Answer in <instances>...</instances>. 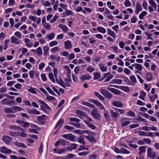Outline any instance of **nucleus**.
I'll use <instances>...</instances> for the list:
<instances>
[{
	"mask_svg": "<svg viewBox=\"0 0 159 159\" xmlns=\"http://www.w3.org/2000/svg\"><path fill=\"white\" fill-rule=\"evenodd\" d=\"M91 115L94 118L98 120L100 119L101 115L97 109H93L92 111Z\"/></svg>",
	"mask_w": 159,
	"mask_h": 159,
	"instance_id": "f257e3e1",
	"label": "nucleus"
},
{
	"mask_svg": "<svg viewBox=\"0 0 159 159\" xmlns=\"http://www.w3.org/2000/svg\"><path fill=\"white\" fill-rule=\"evenodd\" d=\"M101 93L106 97L110 99L112 96V94L107 91L106 89H101L100 90Z\"/></svg>",
	"mask_w": 159,
	"mask_h": 159,
	"instance_id": "f03ea898",
	"label": "nucleus"
},
{
	"mask_svg": "<svg viewBox=\"0 0 159 159\" xmlns=\"http://www.w3.org/2000/svg\"><path fill=\"white\" fill-rule=\"evenodd\" d=\"M63 137L68 140H69L70 141H75V136L72 134H65L62 135Z\"/></svg>",
	"mask_w": 159,
	"mask_h": 159,
	"instance_id": "7ed1b4c3",
	"label": "nucleus"
},
{
	"mask_svg": "<svg viewBox=\"0 0 159 159\" xmlns=\"http://www.w3.org/2000/svg\"><path fill=\"white\" fill-rule=\"evenodd\" d=\"M147 153L148 157L154 159L156 156V152L152 151V150L151 148H149L147 150Z\"/></svg>",
	"mask_w": 159,
	"mask_h": 159,
	"instance_id": "20e7f679",
	"label": "nucleus"
},
{
	"mask_svg": "<svg viewBox=\"0 0 159 159\" xmlns=\"http://www.w3.org/2000/svg\"><path fill=\"white\" fill-rule=\"evenodd\" d=\"M120 122L123 127L127 126L130 123L129 119L126 118H123Z\"/></svg>",
	"mask_w": 159,
	"mask_h": 159,
	"instance_id": "39448f33",
	"label": "nucleus"
},
{
	"mask_svg": "<svg viewBox=\"0 0 159 159\" xmlns=\"http://www.w3.org/2000/svg\"><path fill=\"white\" fill-rule=\"evenodd\" d=\"M1 152L6 153L9 154L11 152V151L5 147H2L0 148Z\"/></svg>",
	"mask_w": 159,
	"mask_h": 159,
	"instance_id": "423d86ee",
	"label": "nucleus"
},
{
	"mask_svg": "<svg viewBox=\"0 0 159 159\" xmlns=\"http://www.w3.org/2000/svg\"><path fill=\"white\" fill-rule=\"evenodd\" d=\"M107 89L111 93H113L115 94L118 95L120 93V91L116 89L111 88H108Z\"/></svg>",
	"mask_w": 159,
	"mask_h": 159,
	"instance_id": "0eeeda50",
	"label": "nucleus"
},
{
	"mask_svg": "<svg viewBox=\"0 0 159 159\" xmlns=\"http://www.w3.org/2000/svg\"><path fill=\"white\" fill-rule=\"evenodd\" d=\"M112 104L117 107H122L123 106V104L119 101H114L112 103Z\"/></svg>",
	"mask_w": 159,
	"mask_h": 159,
	"instance_id": "6e6552de",
	"label": "nucleus"
},
{
	"mask_svg": "<svg viewBox=\"0 0 159 159\" xmlns=\"http://www.w3.org/2000/svg\"><path fill=\"white\" fill-rule=\"evenodd\" d=\"M2 140L5 143L9 144L11 140V138L8 136H5L2 137Z\"/></svg>",
	"mask_w": 159,
	"mask_h": 159,
	"instance_id": "1a4fd4ad",
	"label": "nucleus"
},
{
	"mask_svg": "<svg viewBox=\"0 0 159 159\" xmlns=\"http://www.w3.org/2000/svg\"><path fill=\"white\" fill-rule=\"evenodd\" d=\"M11 42L16 44H19L20 43V40L18 38L15 36H12L11 38Z\"/></svg>",
	"mask_w": 159,
	"mask_h": 159,
	"instance_id": "9d476101",
	"label": "nucleus"
},
{
	"mask_svg": "<svg viewBox=\"0 0 159 159\" xmlns=\"http://www.w3.org/2000/svg\"><path fill=\"white\" fill-rule=\"evenodd\" d=\"M77 147V145L75 143L70 144V146L67 148V149L68 151H70L73 149H75Z\"/></svg>",
	"mask_w": 159,
	"mask_h": 159,
	"instance_id": "9b49d317",
	"label": "nucleus"
},
{
	"mask_svg": "<svg viewBox=\"0 0 159 159\" xmlns=\"http://www.w3.org/2000/svg\"><path fill=\"white\" fill-rule=\"evenodd\" d=\"M64 121V120L63 119H60L56 125L55 128L56 129L57 127H58V130L59 129H60L63 124Z\"/></svg>",
	"mask_w": 159,
	"mask_h": 159,
	"instance_id": "f8f14e48",
	"label": "nucleus"
},
{
	"mask_svg": "<svg viewBox=\"0 0 159 159\" xmlns=\"http://www.w3.org/2000/svg\"><path fill=\"white\" fill-rule=\"evenodd\" d=\"M107 34L112 37L113 38H115L116 37V34L114 32L112 31L110 29H107Z\"/></svg>",
	"mask_w": 159,
	"mask_h": 159,
	"instance_id": "ddd939ff",
	"label": "nucleus"
},
{
	"mask_svg": "<svg viewBox=\"0 0 159 159\" xmlns=\"http://www.w3.org/2000/svg\"><path fill=\"white\" fill-rule=\"evenodd\" d=\"M94 103L96 106H98L101 109L104 110L105 108L102 104L98 101L94 100L93 101Z\"/></svg>",
	"mask_w": 159,
	"mask_h": 159,
	"instance_id": "4468645a",
	"label": "nucleus"
},
{
	"mask_svg": "<svg viewBox=\"0 0 159 159\" xmlns=\"http://www.w3.org/2000/svg\"><path fill=\"white\" fill-rule=\"evenodd\" d=\"M27 111L31 114L38 115L40 114V112L35 109H28Z\"/></svg>",
	"mask_w": 159,
	"mask_h": 159,
	"instance_id": "2eb2a0df",
	"label": "nucleus"
},
{
	"mask_svg": "<svg viewBox=\"0 0 159 159\" xmlns=\"http://www.w3.org/2000/svg\"><path fill=\"white\" fill-rule=\"evenodd\" d=\"M91 78V76L89 75L88 74H86L83 75L81 76V80H89Z\"/></svg>",
	"mask_w": 159,
	"mask_h": 159,
	"instance_id": "dca6fc26",
	"label": "nucleus"
},
{
	"mask_svg": "<svg viewBox=\"0 0 159 159\" xmlns=\"http://www.w3.org/2000/svg\"><path fill=\"white\" fill-rule=\"evenodd\" d=\"M24 41L27 47H31L32 46L33 43L30 42L29 39H24Z\"/></svg>",
	"mask_w": 159,
	"mask_h": 159,
	"instance_id": "f3484780",
	"label": "nucleus"
},
{
	"mask_svg": "<svg viewBox=\"0 0 159 159\" xmlns=\"http://www.w3.org/2000/svg\"><path fill=\"white\" fill-rule=\"evenodd\" d=\"M122 83V80L119 79H114L111 81L110 83L111 84H120Z\"/></svg>",
	"mask_w": 159,
	"mask_h": 159,
	"instance_id": "a211bd4d",
	"label": "nucleus"
},
{
	"mask_svg": "<svg viewBox=\"0 0 159 159\" xmlns=\"http://www.w3.org/2000/svg\"><path fill=\"white\" fill-rule=\"evenodd\" d=\"M59 26L60 28H61L62 30L65 32H67L68 30V28L65 25L60 24Z\"/></svg>",
	"mask_w": 159,
	"mask_h": 159,
	"instance_id": "6ab92c4d",
	"label": "nucleus"
},
{
	"mask_svg": "<svg viewBox=\"0 0 159 159\" xmlns=\"http://www.w3.org/2000/svg\"><path fill=\"white\" fill-rule=\"evenodd\" d=\"M75 113L80 116H86V114L84 112L79 110H76Z\"/></svg>",
	"mask_w": 159,
	"mask_h": 159,
	"instance_id": "aec40b11",
	"label": "nucleus"
},
{
	"mask_svg": "<svg viewBox=\"0 0 159 159\" xmlns=\"http://www.w3.org/2000/svg\"><path fill=\"white\" fill-rule=\"evenodd\" d=\"M64 44L65 47V48L67 49H70L72 47L70 42L68 40L66 42H65L64 43Z\"/></svg>",
	"mask_w": 159,
	"mask_h": 159,
	"instance_id": "412c9836",
	"label": "nucleus"
},
{
	"mask_svg": "<svg viewBox=\"0 0 159 159\" xmlns=\"http://www.w3.org/2000/svg\"><path fill=\"white\" fill-rule=\"evenodd\" d=\"M60 142L62 146H66L69 143L68 141H66L62 139H60Z\"/></svg>",
	"mask_w": 159,
	"mask_h": 159,
	"instance_id": "4be33fe9",
	"label": "nucleus"
},
{
	"mask_svg": "<svg viewBox=\"0 0 159 159\" xmlns=\"http://www.w3.org/2000/svg\"><path fill=\"white\" fill-rule=\"evenodd\" d=\"M86 138L90 142L95 143L96 142L95 139L91 135L87 136Z\"/></svg>",
	"mask_w": 159,
	"mask_h": 159,
	"instance_id": "5701e85b",
	"label": "nucleus"
},
{
	"mask_svg": "<svg viewBox=\"0 0 159 159\" xmlns=\"http://www.w3.org/2000/svg\"><path fill=\"white\" fill-rule=\"evenodd\" d=\"M56 81L58 84L60 85L61 86H62L64 88H65V85H66V84L65 83H64V82L62 80H60L59 81H58L57 79H57H56Z\"/></svg>",
	"mask_w": 159,
	"mask_h": 159,
	"instance_id": "b1692460",
	"label": "nucleus"
},
{
	"mask_svg": "<svg viewBox=\"0 0 159 159\" xmlns=\"http://www.w3.org/2000/svg\"><path fill=\"white\" fill-rule=\"evenodd\" d=\"M14 144L15 145L21 147L26 148V146L25 145L24 143L19 142H16L14 143Z\"/></svg>",
	"mask_w": 159,
	"mask_h": 159,
	"instance_id": "393cba45",
	"label": "nucleus"
},
{
	"mask_svg": "<svg viewBox=\"0 0 159 159\" xmlns=\"http://www.w3.org/2000/svg\"><path fill=\"white\" fill-rule=\"evenodd\" d=\"M82 104L83 105L86 106L91 108H94L95 107V106L94 105L88 102H83Z\"/></svg>",
	"mask_w": 159,
	"mask_h": 159,
	"instance_id": "a878e982",
	"label": "nucleus"
},
{
	"mask_svg": "<svg viewBox=\"0 0 159 159\" xmlns=\"http://www.w3.org/2000/svg\"><path fill=\"white\" fill-rule=\"evenodd\" d=\"M136 12L137 14H138V12L142 10V7L140 4L137 3L136 6Z\"/></svg>",
	"mask_w": 159,
	"mask_h": 159,
	"instance_id": "bb28decb",
	"label": "nucleus"
},
{
	"mask_svg": "<svg viewBox=\"0 0 159 159\" xmlns=\"http://www.w3.org/2000/svg\"><path fill=\"white\" fill-rule=\"evenodd\" d=\"M149 3L153 7H154L155 10H156L157 7V5L152 0H151L149 1Z\"/></svg>",
	"mask_w": 159,
	"mask_h": 159,
	"instance_id": "cd10ccee",
	"label": "nucleus"
},
{
	"mask_svg": "<svg viewBox=\"0 0 159 159\" xmlns=\"http://www.w3.org/2000/svg\"><path fill=\"white\" fill-rule=\"evenodd\" d=\"M132 66H135L136 68L139 70L141 71L142 70V68L141 65L138 64H133Z\"/></svg>",
	"mask_w": 159,
	"mask_h": 159,
	"instance_id": "c85d7f7f",
	"label": "nucleus"
},
{
	"mask_svg": "<svg viewBox=\"0 0 159 159\" xmlns=\"http://www.w3.org/2000/svg\"><path fill=\"white\" fill-rule=\"evenodd\" d=\"M5 112L7 113H14L15 111L12 110V108L11 109L9 108H5L4 109Z\"/></svg>",
	"mask_w": 159,
	"mask_h": 159,
	"instance_id": "c756f323",
	"label": "nucleus"
},
{
	"mask_svg": "<svg viewBox=\"0 0 159 159\" xmlns=\"http://www.w3.org/2000/svg\"><path fill=\"white\" fill-rule=\"evenodd\" d=\"M94 76V80H96L100 78L101 77L100 74L97 72H94L93 73Z\"/></svg>",
	"mask_w": 159,
	"mask_h": 159,
	"instance_id": "7c9ffc66",
	"label": "nucleus"
},
{
	"mask_svg": "<svg viewBox=\"0 0 159 159\" xmlns=\"http://www.w3.org/2000/svg\"><path fill=\"white\" fill-rule=\"evenodd\" d=\"M12 109L13 111H21L22 110V108L18 106H13L12 107Z\"/></svg>",
	"mask_w": 159,
	"mask_h": 159,
	"instance_id": "2f4dec72",
	"label": "nucleus"
},
{
	"mask_svg": "<svg viewBox=\"0 0 159 159\" xmlns=\"http://www.w3.org/2000/svg\"><path fill=\"white\" fill-rule=\"evenodd\" d=\"M36 52L39 55H41L42 54V48L40 47H39L36 50Z\"/></svg>",
	"mask_w": 159,
	"mask_h": 159,
	"instance_id": "473e14b6",
	"label": "nucleus"
},
{
	"mask_svg": "<svg viewBox=\"0 0 159 159\" xmlns=\"http://www.w3.org/2000/svg\"><path fill=\"white\" fill-rule=\"evenodd\" d=\"M112 117L116 118L118 115V113L116 112H114L113 110H111L110 111Z\"/></svg>",
	"mask_w": 159,
	"mask_h": 159,
	"instance_id": "72a5a7b5",
	"label": "nucleus"
},
{
	"mask_svg": "<svg viewBox=\"0 0 159 159\" xmlns=\"http://www.w3.org/2000/svg\"><path fill=\"white\" fill-rule=\"evenodd\" d=\"M100 69L102 72H106L107 69L106 67L104 66L102 64H101L99 65Z\"/></svg>",
	"mask_w": 159,
	"mask_h": 159,
	"instance_id": "f704fd0d",
	"label": "nucleus"
},
{
	"mask_svg": "<svg viewBox=\"0 0 159 159\" xmlns=\"http://www.w3.org/2000/svg\"><path fill=\"white\" fill-rule=\"evenodd\" d=\"M78 141L80 143H82L84 145L85 143L84 142V138L83 137L81 136L77 138Z\"/></svg>",
	"mask_w": 159,
	"mask_h": 159,
	"instance_id": "c9c22d12",
	"label": "nucleus"
},
{
	"mask_svg": "<svg viewBox=\"0 0 159 159\" xmlns=\"http://www.w3.org/2000/svg\"><path fill=\"white\" fill-rule=\"evenodd\" d=\"M149 97L151 101L152 102H154L155 99L157 98V94H154V95L152 96L149 95Z\"/></svg>",
	"mask_w": 159,
	"mask_h": 159,
	"instance_id": "e433bc0d",
	"label": "nucleus"
},
{
	"mask_svg": "<svg viewBox=\"0 0 159 159\" xmlns=\"http://www.w3.org/2000/svg\"><path fill=\"white\" fill-rule=\"evenodd\" d=\"M60 48L57 47H55L53 48H52L51 50V52H52L54 54H55L57 52L59 51Z\"/></svg>",
	"mask_w": 159,
	"mask_h": 159,
	"instance_id": "4c0bfd02",
	"label": "nucleus"
},
{
	"mask_svg": "<svg viewBox=\"0 0 159 159\" xmlns=\"http://www.w3.org/2000/svg\"><path fill=\"white\" fill-rule=\"evenodd\" d=\"M97 29L99 32L102 33H105L106 32V30L103 27H98Z\"/></svg>",
	"mask_w": 159,
	"mask_h": 159,
	"instance_id": "58836bf2",
	"label": "nucleus"
},
{
	"mask_svg": "<svg viewBox=\"0 0 159 159\" xmlns=\"http://www.w3.org/2000/svg\"><path fill=\"white\" fill-rule=\"evenodd\" d=\"M71 81V80L70 75L68 74L67 76V78L65 79L64 81L66 84L68 83L69 82H70Z\"/></svg>",
	"mask_w": 159,
	"mask_h": 159,
	"instance_id": "ea45409f",
	"label": "nucleus"
},
{
	"mask_svg": "<svg viewBox=\"0 0 159 159\" xmlns=\"http://www.w3.org/2000/svg\"><path fill=\"white\" fill-rule=\"evenodd\" d=\"M43 106H41L42 110L47 108L48 110H50L51 108L45 102H44L42 105Z\"/></svg>",
	"mask_w": 159,
	"mask_h": 159,
	"instance_id": "a19ab883",
	"label": "nucleus"
},
{
	"mask_svg": "<svg viewBox=\"0 0 159 159\" xmlns=\"http://www.w3.org/2000/svg\"><path fill=\"white\" fill-rule=\"evenodd\" d=\"M43 54L44 55H46L48 53L49 50V48L48 47H47L44 46L43 47Z\"/></svg>",
	"mask_w": 159,
	"mask_h": 159,
	"instance_id": "79ce46f5",
	"label": "nucleus"
},
{
	"mask_svg": "<svg viewBox=\"0 0 159 159\" xmlns=\"http://www.w3.org/2000/svg\"><path fill=\"white\" fill-rule=\"evenodd\" d=\"M95 95L98 97L102 101H103L104 100V98L98 92H96L95 93Z\"/></svg>",
	"mask_w": 159,
	"mask_h": 159,
	"instance_id": "37998d69",
	"label": "nucleus"
},
{
	"mask_svg": "<svg viewBox=\"0 0 159 159\" xmlns=\"http://www.w3.org/2000/svg\"><path fill=\"white\" fill-rule=\"evenodd\" d=\"M120 89L124 91L127 92L129 90V88L127 86H121L120 87Z\"/></svg>",
	"mask_w": 159,
	"mask_h": 159,
	"instance_id": "c03bdc74",
	"label": "nucleus"
},
{
	"mask_svg": "<svg viewBox=\"0 0 159 159\" xmlns=\"http://www.w3.org/2000/svg\"><path fill=\"white\" fill-rule=\"evenodd\" d=\"M146 148L147 147L146 146H141L139 147V148L140 151L143 153L146 152Z\"/></svg>",
	"mask_w": 159,
	"mask_h": 159,
	"instance_id": "a18cd8bd",
	"label": "nucleus"
},
{
	"mask_svg": "<svg viewBox=\"0 0 159 159\" xmlns=\"http://www.w3.org/2000/svg\"><path fill=\"white\" fill-rule=\"evenodd\" d=\"M130 152L129 151L127 150L124 148H121V153L128 154Z\"/></svg>",
	"mask_w": 159,
	"mask_h": 159,
	"instance_id": "49530a36",
	"label": "nucleus"
},
{
	"mask_svg": "<svg viewBox=\"0 0 159 159\" xmlns=\"http://www.w3.org/2000/svg\"><path fill=\"white\" fill-rule=\"evenodd\" d=\"M124 4L126 7H129L131 5V3L129 0H125Z\"/></svg>",
	"mask_w": 159,
	"mask_h": 159,
	"instance_id": "de8ad7c7",
	"label": "nucleus"
},
{
	"mask_svg": "<svg viewBox=\"0 0 159 159\" xmlns=\"http://www.w3.org/2000/svg\"><path fill=\"white\" fill-rule=\"evenodd\" d=\"M11 102V101L9 102L8 100L6 98L4 99L1 101L2 103L3 104H9Z\"/></svg>",
	"mask_w": 159,
	"mask_h": 159,
	"instance_id": "09e8293b",
	"label": "nucleus"
},
{
	"mask_svg": "<svg viewBox=\"0 0 159 159\" xmlns=\"http://www.w3.org/2000/svg\"><path fill=\"white\" fill-rule=\"evenodd\" d=\"M70 120L71 121H74L77 123H78L80 121V119L76 118H70Z\"/></svg>",
	"mask_w": 159,
	"mask_h": 159,
	"instance_id": "8fccbe9b",
	"label": "nucleus"
},
{
	"mask_svg": "<svg viewBox=\"0 0 159 159\" xmlns=\"http://www.w3.org/2000/svg\"><path fill=\"white\" fill-rule=\"evenodd\" d=\"M49 77L53 82L54 83L55 82V80L54 78L52 73H50L49 74Z\"/></svg>",
	"mask_w": 159,
	"mask_h": 159,
	"instance_id": "3c124183",
	"label": "nucleus"
},
{
	"mask_svg": "<svg viewBox=\"0 0 159 159\" xmlns=\"http://www.w3.org/2000/svg\"><path fill=\"white\" fill-rule=\"evenodd\" d=\"M9 128L11 129L17 130L19 128V127L16 125H12L9 126Z\"/></svg>",
	"mask_w": 159,
	"mask_h": 159,
	"instance_id": "603ef678",
	"label": "nucleus"
},
{
	"mask_svg": "<svg viewBox=\"0 0 159 159\" xmlns=\"http://www.w3.org/2000/svg\"><path fill=\"white\" fill-rule=\"evenodd\" d=\"M138 133L139 134L140 136H147V133L144 131H139L138 132Z\"/></svg>",
	"mask_w": 159,
	"mask_h": 159,
	"instance_id": "864d4df0",
	"label": "nucleus"
},
{
	"mask_svg": "<svg viewBox=\"0 0 159 159\" xmlns=\"http://www.w3.org/2000/svg\"><path fill=\"white\" fill-rule=\"evenodd\" d=\"M113 78V75H112L110 73V75H109L108 77H107V78L104 81V82H108L110 80L112 79Z\"/></svg>",
	"mask_w": 159,
	"mask_h": 159,
	"instance_id": "5fc2aeb1",
	"label": "nucleus"
},
{
	"mask_svg": "<svg viewBox=\"0 0 159 159\" xmlns=\"http://www.w3.org/2000/svg\"><path fill=\"white\" fill-rule=\"evenodd\" d=\"M55 34L53 33H51L47 35L48 38L49 39H52L54 38Z\"/></svg>",
	"mask_w": 159,
	"mask_h": 159,
	"instance_id": "6e6d98bb",
	"label": "nucleus"
},
{
	"mask_svg": "<svg viewBox=\"0 0 159 159\" xmlns=\"http://www.w3.org/2000/svg\"><path fill=\"white\" fill-rule=\"evenodd\" d=\"M89 153V152L84 151L82 152H79L78 154L80 156H85L88 154Z\"/></svg>",
	"mask_w": 159,
	"mask_h": 159,
	"instance_id": "4d7b16f0",
	"label": "nucleus"
},
{
	"mask_svg": "<svg viewBox=\"0 0 159 159\" xmlns=\"http://www.w3.org/2000/svg\"><path fill=\"white\" fill-rule=\"evenodd\" d=\"M46 89L47 90L49 93L54 96L56 95L55 93L52 91V90L50 87H48L46 88Z\"/></svg>",
	"mask_w": 159,
	"mask_h": 159,
	"instance_id": "13d9d810",
	"label": "nucleus"
},
{
	"mask_svg": "<svg viewBox=\"0 0 159 159\" xmlns=\"http://www.w3.org/2000/svg\"><path fill=\"white\" fill-rule=\"evenodd\" d=\"M17 135L23 137H26V134L25 133L19 132H17Z\"/></svg>",
	"mask_w": 159,
	"mask_h": 159,
	"instance_id": "bf43d9fd",
	"label": "nucleus"
},
{
	"mask_svg": "<svg viewBox=\"0 0 159 159\" xmlns=\"http://www.w3.org/2000/svg\"><path fill=\"white\" fill-rule=\"evenodd\" d=\"M147 12L146 11H143L139 16V18L141 19H142L143 18V17L146 15Z\"/></svg>",
	"mask_w": 159,
	"mask_h": 159,
	"instance_id": "052dcab7",
	"label": "nucleus"
},
{
	"mask_svg": "<svg viewBox=\"0 0 159 159\" xmlns=\"http://www.w3.org/2000/svg\"><path fill=\"white\" fill-rule=\"evenodd\" d=\"M67 150V148L65 149H57V153H58L61 154L62 153L65 152Z\"/></svg>",
	"mask_w": 159,
	"mask_h": 159,
	"instance_id": "680f3d73",
	"label": "nucleus"
},
{
	"mask_svg": "<svg viewBox=\"0 0 159 159\" xmlns=\"http://www.w3.org/2000/svg\"><path fill=\"white\" fill-rule=\"evenodd\" d=\"M58 42L56 41H52L50 42L49 44V46L51 47H52L55 45H56L57 44Z\"/></svg>",
	"mask_w": 159,
	"mask_h": 159,
	"instance_id": "e2e57ef3",
	"label": "nucleus"
},
{
	"mask_svg": "<svg viewBox=\"0 0 159 159\" xmlns=\"http://www.w3.org/2000/svg\"><path fill=\"white\" fill-rule=\"evenodd\" d=\"M64 68L65 69V70L68 72V74L70 75V74L71 72L70 70V68L68 66H65L64 67Z\"/></svg>",
	"mask_w": 159,
	"mask_h": 159,
	"instance_id": "0e129e2a",
	"label": "nucleus"
},
{
	"mask_svg": "<svg viewBox=\"0 0 159 159\" xmlns=\"http://www.w3.org/2000/svg\"><path fill=\"white\" fill-rule=\"evenodd\" d=\"M104 116L106 120H108L110 119V117L107 111H106L104 113Z\"/></svg>",
	"mask_w": 159,
	"mask_h": 159,
	"instance_id": "69168bd1",
	"label": "nucleus"
},
{
	"mask_svg": "<svg viewBox=\"0 0 159 159\" xmlns=\"http://www.w3.org/2000/svg\"><path fill=\"white\" fill-rule=\"evenodd\" d=\"M43 27L47 30H49L50 29V25L48 23H45L43 25Z\"/></svg>",
	"mask_w": 159,
	"mask_h": 159,
	"instance_id": "338daca9",
	"label": "nucleus"
},
{
	"mask_svg": "<svg viewBox=\"0 0 159 159\" xmlns=\"http://www.w3.org/2000/svg\"><path fill=\"white\" fill-rule=\"evenodd\" d=\"M15 35L18 37L19 39H20L21 37V34L18 31H16L15 33Z\"/></svg>",
	"mask_w": 159,
	"mask_h": 159,
	"instance_id": "774afa93",
	"label": "nucleus"
}]
</instances>
